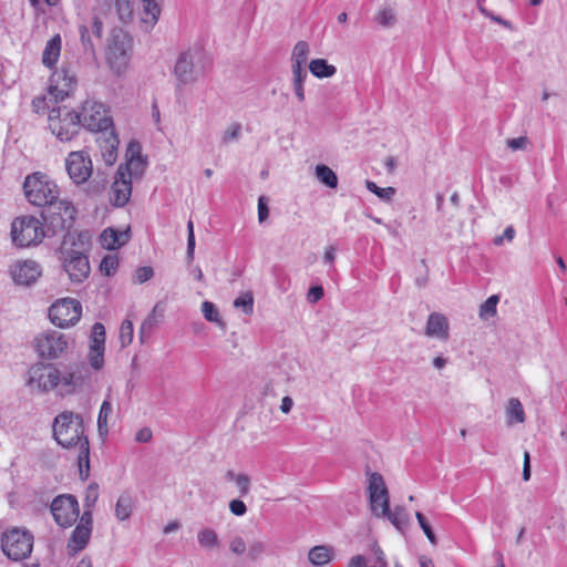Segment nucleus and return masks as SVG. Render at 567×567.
Instances as JSON below:
<instances>
[{
    "label": "nucleus",
    "mask_w": 567,
    "mask_h": 567,
    "mask_svg": "<svg viewBox=\"0 0 567 567\" xmlns=\"http://www.w3.org/2000/svg\"><path fill=\"white\" fill-rule=\"evenodd\" d=\"M310 47L306 41H298L291 52V70H306Z\"/></svg>",
    "instance_id": "nucleus-26"
},
{
    "label": "nucleus",
    "mask_w": 567,
    "mask_h": 567,
    "mask_svg": "<svg viewBox=\"0 0 567 567\" xmlns=\"http://www.w3.org/2000/svg\"><path fill=\"white\" fill-rule=\"evenodd\" d=\"M323 297V288L321 286H315L309 289L308 301L317 302Z\"/></svg>",
    "instance_id": "nucleus-59"
},
{
    "label": "nucleus",
    "mask_w": 567,
    "mask_h": 567,
    "mask_svg": "<svg viewBox=\"0 0 567 567\" xmlns=\"http://www.w3.org/2000/svg\"><path fill=\"white\" fill-rule=\"evenodd\" d=\"M132 54V37L122 29L113 30L106 47V62L111 71L122 75L130 65Z\"/></svg>",
    "instance_id": "nucleus-4"
},
{
    "label": "nucleus",
    "mask_w": 567,
    "mask_h": 567,
    "mask_svg": "<svg viewBox=\"0 0 567 567\" xmlns=\"http://www.w3.org/2000/svg\"><path fill=\"white\" fill-rule=\"evenodd\" d=\"M51 512L58 525L70 527L79 518L78 499L70 494L56 496L51 504Z\"/></svg>",
    "instance_id": "nucleus-13"
},
{
    "label": "nucleus",
    "mask_w": 567,
    "mask_h": 567,
    "mask_svg": "<svg viewBox=\"0 0 567 567\" xmlns=\"http://www.w3.org/2000/svg\"><path fill=\"white\" fill-rule=\"evenodd\" d=\"M27 200L38 207L53 204L60 196L58 185L41 172L28 175L23 183Z\"/></svg>",
    "instance_id": "nucleus-5"
},
{
    "label": "nucleus",
    "mask_w": 567,
    "mask_h": 567,
    "mask_svg": "<svg viewBox=\"0 0 567 567\" xmlns=\"http://www.w3.org/2000/svg\"><path fill=\"white\" fill-rule=\"evenodd\" d=\"M132 194V181L115 174L114 182L111 186L110 200L116 207L125 206Z\"/></svg>",
    "instance_id": "nucleus-23"
},
{
    "label": "nucleus",
    "mask_w": 567,
    "mask_h": 567,
    "mask_svg": "<svg viewBox=\"0 0 567 567\" xmlns=\"http://www.w3.org/2000/svg\"><path fill=\"white\" fill-rule=\"evenodd\" d=\"M269 216V209L267 206V198L265 196H260L258 198V221L264 223Z\"/></svg>",
    "instance_id": "nucleus-56"
},
{
    "label": "nucleus",
    "mask_w": 567,
    "mask_h": 567,
    "mask_svg": "<svg viewBox=\"0 0 567 567\" xmlns=\"http://www.w3.org/2000/svg\"><path fill=\"white\" fill-rule=\"evenodd\" d=\"M291 73L293 92L298 101L302 103L306 99L303 83L308 76V73L306 70H291Z\"/></svg>",
    "instance_id": "nucleus-36"
},
{
    "label": "nucleus",
    "mask_w": 567,
    "mask_h": 567,
    "mask_svg": "<svg viewBox=\"0 0 567 567\" xmlns=\"http://www.w3.org/2000/svg\"><path fill=\"white\" fill-rule=\"evenodd\" d=\"M152 435L153 434L150 427H143L136 433L135 440L140 443H147L151 441Z\"/></svg>",
    "instance_id": "nucleus-61"
},
{
    "label": "nucleus",
    "mask_w": 567,
    "mask_h": 567,
    "mask_svg": "<svg viewBox=\"0 0 567 567\" xmlns=\"http://www.w3.org/2000/svg\"><path fill=\"white\" fill-rule=\"evenodd\" d=\"M48 207V215L43 217L53 233L66 231L72 227L76 210L70 202L58 198Z\"/></svg>",
    "instance_id": "nucleus-11"
},
{
    "label": "nucleus",
    "mask_w": 567,
    "mask_h": 567,
    "mask_svg": "<svg viewBox=\"0 0 567 567\" xmlns=\"http://www.w3.org/2000/svg\"><path fill=\"white\" fill-rule=\"evenodd\" d=\"M133 511V499L130 495H121L115 505V516L118 520L130 518Z\"/></svg>",
    "instance_id": "nucleus-35"
},
{
    "label": "nucleus",
    "mask_w": 567,
    "mask_h": 567,
    "mask_svg": "<svg viewBox=\"0 0 567 567\" xmlns=\"http://www.w3.org/2000/svg\"><path fill=\"white\" fill-rule=\"evenodd\" d=\"M61 52V38L59 34L54 35L51 40L48 41L43 54L42 62L44 65L52 68L60 56Z\"/></svg>",
    "instance_id": "nucleus-27"
},
{
    "label": "nucleus",
    "mask_w": 567,
    "mask_h": 567,
    "mask_svg": "<svg viewBox=\"0 0 567 567\" xmlns=\"http://www.w3.org/2000/svg\"><path fill=\"white\" fill-rule=\"evenodd\" d=\"M424 334L427 338L447 341L450 338V322L445 315L441 312H432L429 315Z\"/></svg>",
    "instance_id": "nucleus-21"
},
{
    "label": "nucleus",
    "mask_w": 567,
    "mask_h": 567,
    "mask_svg": "<svg viewBox=\"0 0 567 567\" xmlns=\"http://www.w3.org/2000/svg\"><path fill=\"white\" fill-rule=\"evenodd\" d=\"M97 499H99V486L96 483H91L85 491V497H84V506L86 508L85 511H91V508L95 505Z\"/></svg>",
    "instance_id": "nucleus-45"
},
{
    "label": "nucleus",
    "mask_w": 567,
    "mask_h": 567,
    "mask_svg": "<svg viewBox=\"0 0 567 567\" xmlns=\"http://www.w3.org/2000/svg\"><path fill=\"white\" fill-rule=\"evenodd\" d=\"M195 252V234H194V224L192 220L187 223V252L186 258L188 262H192L194 259Z\"/></svg>",
    "instance_id": "nucleus-48"
},
{
    "label": "nucleus",
    "mask_w": 567,
    "mask_h": 567,
    "mask_svg": "<svg viewBox=\"0 0 567 567\" xmlns=\"http://www.w3.org/2000/svg\"><path fill=\"white\" fill-rule=\"evenodd\" d=\"M63 268L73 282H82L90 274L87 257L76 250H69L63 254Z\"/></svg>",
    "instance_id": "nucleus-19"
},
{
    "label": "nucleus",
    "mask_w": 567,
    "mask_h": 567,
    "mask_svg": "<svg viewBox=\"0 0 567 567\" xmlns=\"http://www.w3.org/2000/svg\"><path fill=\"white\" fill-rule=\"evenodd\" d=\"M209 68L210 61L203 49L194 47L181 52L174 66L177 86H186L198 82L205 76Z\"/></svg>",
    "instance_id": "nucleus-2"
},
{
    "label": "nucleus",
    "mask_w": 567,
    "mask_h": 567,
    "mask_svg": "<svg viewBox=\"0 0 567 567\" xmlns=\"http://www.w3.org/2000/svg\"><path fill=\"white\" fill-rule=\"evenodd\" d=\"M506 144L512 151L525 150L528 144V138L526 136L509 138L506 141Z\"/></svg>",
    "instance_id": "nucleus-55"
},
{
    "label": "nucleus",
    "mask_w": 567,
    "mask_h": 567,
    "mask_svg": "<svg viewBox=\"0 0 567 567\" xmlns=\"http://www.w3.org/2000/svg\"><path fill=\"white\" fill-rule=\"evenodd\" d=\"M506 422L508 425H513L514 423H524L525 422V412L523 404L516 398H512L508 400V403L505 409Z\"/></svg>",
    "instance_id": "nucleus-29"
},
{
    "label": "nucleus",
    "mask_w": 567,
    "mask_h": 567,
    "mask_svg": "<svg viewBox=\"0 0 567 567\" xmlns=\"http://www.w3.org/2000/svg\"><path fill=\"white\" fill-rule=\"evenodd\" d=\"M33 540V535L29 530L14 527L3 534L1 548L8 558L23 560L32 553Z\"/></svg>",
    "instance_id": "nucleus-7"
},
{
    "label": "nucleus",
    "mask_w": 567,
    "mask_h": 567,
    "mask_svg": "<svg viewBox=\"0 0 567 567\" xmlns=\"http://www.w3.org/2000/svg\"><path fill=\"white\" fill-rule=\"evenodd\" d=\"M241 132V125L239 123H233L227 130L224 131L221 142L228 144L239 137Z\"/></svg>",
    "instance_id": "nucleus-51"
},
{
    "label": "nucleus",
    "mask_w": 567,
    "mask_h": 567,
    "mask_svg": "<svg viewBox=\"0 0 567 567\" xmlns=\"http://www.w3.org/2000/svg\"><path fill=\"white\" fill-rule=\"evenodd\" d=\"M247 559L250 561L259 560L267 551V545L265 542L255 539L247 546Z\"/></svg>",
    "instance_id": "nucleus-39"
},
{
    "label": "nucleus",
    "mask_w": 567,
    "mask_h": 567,
    "mask_svg": "<svg viewBox=\"0 0 567 567\" xmlns=\"http://www.w3.org/2000/svg\"><path fill=\"white\" fill-rule=\"evenodd\" d=\"M315 176L320 183L330 188H336L338 186L337 174L324 164H319L316 166Z\"/></svg>",
    "instance_id": "nucleus-34"
},
{
    "label": "nucleus",
    "mask_w": 567,
    "mask_h": 567,
    "mask_svg": "<svg viewBox=\"0 0 567 567\" xmlns=\"http://www.w3.org/2000/svg\"><path fill=\"white\" fill-rule=\"evenodd\" d=\"M225 478L229 482H234L238 488V493L241 497H245L250 492L251 478L248 474L236 473L233 470H228L225 474Z\"/></svg>",
    "instance_id": "nucleus-30"
},
{
    "label": "nucleus",
    "mask_w": 567,
    "mask_h": 567,
    "mask_svg": "<svg viewBox=\"0 0 567 567\" xmlns=\"http://www.w3.org/2000/svg\"><path fill=\"white\" fill-rule=\"evenodd\" d=\"M229 550L236 556L244 555L247 550V544L245 539L239 535L231 537L229 540Z\"/></svg>",
    "instance_id": "nucleus-49"
},
{
    "label": "nucleus",
    "mask_w": 567,
    "mask_h": 567,
    "mask_svg": "<svg viewBox=\"0 0 567 567\" xmlns=\"http://www.w3.org/2000/svg\"><path fill=\"white\" fill-rule=\"evenodd\" d=\"M334 557V548L328 545H318L308 551L309 561L316 567L328 565Z\"/></svg>",
    "instance_id": "nucleus-25"
},
{
    "label": "nucleus",
    "mask_w": 567,
    "mask_h": 567,
    "mask_svg": "<svg viewBox=\"0 0 567 567\" xmlns=\"http://www.w3.org/2000/svg\"><path fill=\"white\" fill-rule=\"evenodd\" d=\"M147 166V161L141 155L138 142H130L126 150V162L121 164L116 171L120 176L131 179L142 178Z\"/></svg>",
    "instance_id": "nucleus-15"
},
{
    "label": "nucleus",
    "mask_w": 567,
    "mask_h": 567,
    "mask_svg": "<svg viewBox=\"0 0 567 567\" xmlns=\"http://www.w3.org/2000/svg\"><path fill=\"white\" fill-rule=\"evenodd\" d=\"M415 517H416V519H417V522L420 524V527L422 528V530L426 535L427 539L430 540V543L432 545H436L437 544L436 536L433 533V530H432L430 524L427 523L425 516L422 513L416 512L415 513Z\"/></svg>",
    "instance_id": "nucleus-47"
},
{
    "label": "nucleus",
    "mask_w": 567,
    "mask_h": 567,
    "mask_svg": "<svg viewBox=\"0 0 567 567\" xmlns=\"http://www.w3.org/2000/svg\"><path fill=\"white\" fill-rule=\"evenodd\" d=\"M130 239V229L117 230L114 228H106L101 234L100 240L105 249L114 250L124 246Z\"/></svg>",
    "instance_id": "nucleus-24"
},
{
    "label": "nucleus",
    "mask_w": 567,
    "mask_h": 567,
    "mask_svg": "<svg viewBox=\"0 0 567 567\" xmlns=\"http://www.w3.org/2000/svg\"><path fill=\"white\" fill-rule=\"evenodd\" d=\"M40 265L34 260L18 261L11 270L13 281L17 285L30 286L41 276Z\"/></svg>",
    "instance_id": "nucleus-20"
},
{
    "label": "nucleus",
    "mask_w": 567,
    "mask_h": 567,
    "mask_svg": "<svg viewBox=\"0 0 567 567\" xmlns=\"http://www.w3.org/2000/svg\"><path fill=\"white\" fill-rule=\"evenodd\" d=\"M65 166L70 178L79 185L87 182L93 173L91 157L84 151L71 152L65 159Z\"/></svg>",
    "instance_id": "nucleus-16"
},
{
    "label": "nucleus",
    "mask_w": 567,
    "mask_h": 567,
    "mask_svg": "<svg viewBox=\"0 0 567 567\" xmlns=\"http://www.w3.org/2000/svg\"><path fill=\"white\" fill-rule=\"evenodd\" d=\"M133 340V324L130 320H124L120 328V341L122 347L128 346Z\"/></svg>",
    "instance_id": "nucleus-46"
},
{
    "label": "nucleus",
    "mask_w": 567,
    "mask_h": 567,
    "mask_svg": "<svg viewBox=\"0 0 567 567\" xmlns=\"http://www.w3.org/2000/svg\"><path fill=\"white\" fill-rule=\"evenodd\" d=\"M81 126L93 132L107 131L113 122L105 106L96 101H85L79 114Z\"/></svg>",
    "instance_id": "nucleus-9"
},
{
    "label": "nucleus",
    "mask_w": 567,
    "mask_h": 567,
    "mask_svg": "<svg viewBox=\"0 0 567 567\" xmlns=\"http://www.w3.org/2000/svg\"><path fill=\"white\" fill-rule=\"evenodd\" d=\"M96 143L99 144L103 161L106 165L112 166L117 159L118 138L113 131L101 133Z\"/></svg>",
    "instance_id": "nucleus-22"
},
{
    "label": "nucleus",
    "mask_w": 567,
    "mask_h": 567,
    "mask_svg": "<svg viewBox=\"0 0 567 567\" xmlns=\"http://www.w3.org/2000/svg\"><path fill=\"white\" fill-rule=\"evenodd\" d=\"M197 542L203 549H218L220 547L218 534L210 527H204L197 532Z\"/></svg>",
    "instance_id": "nucleus-28"
},
{
    "label": "nucleus",
    "mask_w": 567,
    "mask_h": 567,
    "mask_svg": "<svg viewBox=\"0 0 567 567\" xmlns=\"http://www.w3.org/2000/svg\"><path fill=\"white\" fill-rule=\"evenodd\" d=\"M348 567H365V558L362 555H355L350 559Z\"/></svg>",
    "instance_id": "nucleus-64"
},
{
    "label": "nucleus",
    "mask_w": 567,
    "mask_h": 567,
    "mask_svg": "<svg viewBox=\"0 0 567 567\" xmlns=\"http://www.w3.org/2000/svg\"><path fill=\"white\" fill-rule=\"evenodd\" d=\"M84 444L80 445L78 449V465L80 478L85 481L90 475V444L89 442H83Z\"/></svg>",
    "instance_id": "nucleus-33"
},
{
    "label": "nucleus",
    "mask_w": 567,
    "mask_h": 567,
    "mask_svg": "<svg viewBox=\"0 0 567 567\" xmlns=\"http://www.w3.org/2000/svg\"><path fill=\"white\" fill-rule=\"evenodd\" d=\"M49 107L45 96H37L32 101V109L35 113H43Z\"/></svg>",
    "instance_id": "nucleus-60"
},
{
    "label": "nucleus",
    "mask_w": 567,
    "mask_h": 567,
    "mask_svg": "<svg viewBox=\"0 0 567 567\" xmlns=\"http://www.w3.org/2000/svg\"><path fill=\"white\" fill-rule=\"evenodd\" d=\"M499 301L498 296L493 295L488 297L480 307V318L486 320L496 315V307Z\"/></svg>",
    "instance_id": "nucleus-41"
},
{
    "label": "nucleus",
    "mask_w": 567,
    "mask_h": 567,
    "mask_svg": "<svg viewBox=\"0 0 567 567\" xmlns=\"http://www.w3.org/2000/svg\"><path fill=\"white\" fill-rule=\"evenodd\" d=\"M381 517H388L398 528L405 524V512L401 507H396L393 512L389 508V514L382 515Z\"/></svg>",
    "instance_id": "nucleus-50"
},
{
    "label": "nucleus",
    "mask_w": 567,
    "mask_h": 567,
    "mask_svg": "<svg viewBox=\"0 0 567 567\" xmlns=\"http://www.w3.org/2000/svg\"><path fill=\"white\" fill-rule=\"evenodd\" d=\"M43 225L37 217H17L11 224V238L19 247H29L42 241L44 237Z\"/></svg>",
    "instance_id": "nucleus-8"
},
{
    "label": "nucleus",
    "mask_w": 567,
    "mask_h": 567,
    "mask_svg": "<svg viewBox=\"0 0 567 567\" xmlns=\"http://www.w3.org/2000/svg\"><path fill=\"white\" fill-rule=\"evenodd\" d=\"M48 124L51 133L61 142H70L80 131L81 118L79 113L68 106H58L50 110Z\"/></svg>",
    "instance_id": "nucleus-6"
},
{
    "label": "nucleus",
    "mask_w": 567,
    "mask_h": 567,
    "mask_svg": "<svg viewBox=\"0 0 567 567\" xmlns=\"http://www.w3.org/2000/svg\"><path fill=\"white\" fill-rule=\"evenodd\" d=\"M365 187L369 192L373 193L380 199L385 200V202H390L395 194V188H393V187L381 188L374 182H371V181L365 182Z\"/></svg>",
    "instance_id": "nucleus-42"
},
{
    "label": "nucleus",
    "mask_w": 567,
    "mask_h": 567,
    "mask_svg": "<svg viewBox=\"0 0 567 567\" xmlns=\"http://www.w3.org/2000/svg\"><path fill=\"white\" fill-rule=\"evenodd\" d=\"M374 20L382 27L384 28H391L395 24L396 22V17H395V12L392 8L390 7H384V8H381L375 17H374Z\"/></svg>",
    "instance_id": "nucleus-40"
},
{
    "label": "nucleus",
    "mask_w": 567,
    "mask_h": 567,
    "mask_svg": "<svg viewBox=\"0 0 567 567\" xmlns=\"http://www.w3.org/2000/svg\"><path fill=\"white\" fill-rule=\"evenodd\" d=\"M145 18L143 21L153 27L161 14V8L156 0H142Z\"/></svg>",
    "instance_id": "nucleus-38"
},
{
    "label": "nucleus",
    "mask_w": 567,
    "mask_h": 567,
    "mask_svg": "<svg viewBox=\"0 0 567 567\" xmlns=\"http://www.w3.org/2000/svg\"><path fill=\"white\" fill-rule=\"evenodd\" d=\"M111 392V390H109ZM112 414L111 394L107 393L106 398L101 404L97 415V429L100 434H106L109 432V416Z\"/></svg>",
    "instance_id": "nucleus-32"
},
{
    "label": "nucleus",
    "mask_w": 567,
    "mask_h": 567,
    "mask_svg": "<svg viewBox=\"0 0 567 567\" xmlns=\"http://www.w3.org/2000/svg\"><path fill=\"white\" fill-rule=\"evenodd\" d=\"M154 276V270L150 266L138 267L134 275V282L144 284L152 279Z\"/></svg>",
    "instance_id": "nucleus-52"
},
{
    "label": "nucleus",
    "mask_w": 567,
    "mask_h": 567,
    "mask_svg": "<svg viewBox=\"0 0 567 567\" xmlns=\"http://www.w3.org/2000/svg\"><path fill=\"white\" fill-rule=\"evenodd\" d=\"M369 502L372 513L381 517L389 514L390 498L389 491L380 473H371L369 476Z\"/></svg>",
    "instance_id": "nucleus-12"
},
{
    "label": "nucleus",
    "mask_w": 567,
    "mask_h": 567,
    "mask_svg": "<svg viewBox=\"0 0 567 567\" xmlns=\"http://www.w3.org/2000/svg\"><path fill=\"white\" fill-rule=\"evenodd\" d=\"M202 312L207 321L216 323L221 329L226 328V323L220 318L219 311L213 302L204 301L202 303Z\"/></svg>",
    "instance_id": "nucleus-37"
},
{
    "label": "nucleus",
    "mask_w": 567,
    "mask_h": 567,
    "mask_svg": "<svg viewBox=\"0 0 567 567\" xmlns=\"http://www.w3.org/2000/svg\"><path fill=\"white\" fill-rule=\"evenodd\" d=\"M309 71L318 79L331 78L336 74L334 65L329 64L326 59H315L309 63Z\"/></svg>",
    "instance_id": "nucleus-31"
},
{
    "label": "nucleus",
    "mask_w": 567,
    "mask_h": 567,
    "mask_svg": "<svg viewBox=\"0 0 567 567\" xmlns=\"http://www.w3.org/2000/svg\"><path fill=\"white\" fill-rule=\"evenodd\" d=\"M92 533V512L84 511L79 524L72 532V535L68 542V553L70 555H76L83 550L90 542Z\"/></svg>",
    "instance_id": "nucleus-18"
},
{
    "label": "nucleus",
    "mask_w": 567,
    "mask_h": 567,
    "mask_svg": "<svg viewBox=\"0 0 567 567\" xmlns=\"http://www.w3.org/2000/svg\"><path fill=\"white\" fill-rule=\"evenodd\" d=\"M118 267V258L114 255H107L105 256L100 265L101 271L106 275L111 276L115 272V270Z\"/></svg>",
    "instance_id": "nucleus-44"
},
{
    "label": "nucleus",
    "mask_w": 567,
    "mask_h": 567,
    "mask_svg": "<svg viewBox=\"0 0 567 567\" xmlns=\"http://www.w3.org/2000/svg\"><path fill=\"white\" fill-rule=\"evenodd\" d=\"M234 307L241 309L246 315H251L254 311V297L250 291H247L234 300Z\"/></svg>",
    "instance_id": "nucleus-43"
},
{
    "label": "nucleus",
    "mask_w": 567,
    "mask_h": 567,
    "mask_svg": "<svg viewBox=\"0 0 567 567\" xmlns=\"http://www.w3.org/2000/svg\"><path fill=\"white\" fill-rule=\"evenodd\" d=\"M92 33L96 37V38H101L102 37V31H103V23L102 21L100 20L99 17L94 16L92 18Z\"/></svg>",
    "instance_id": "nucleus-62"
},
{
    "label": "nucleus",
    "mask_w": 567,
    "mask_h": 567,
    "mask_svg": "<svg viewBox=\"0 0 567 567\" xmlns=\"http://www.w3.org/2000/svg\"><path fill=\"white\" fill-rule=\"evenodd\" d=\"M53 437L64 449H76L89 442L84 433L83 417L72 411L59 413L52 425Z\"/></svg>",
    "instance_id": "nucleus-3"
},
{
    "label": "nucleus",
    "mask_w": 567,
    "mask_h": 567,
    "mask_svg": "<svg viewBox=\"0 0 567 567\" xmlns=\"http://www.w3.org/2000/svg\"><path fill=\"white\" fill-rule=\"evenodd\" d=\"M530 478V456L526 451L524 453V465H523V480L528 481Z\"/></svg>",
    "instance_id": "nucleus-63"
},
{
    "label": "nucleus",
    "mask_w": 567,
    "mask_h": 567,
    "mask_svg": "<svg viewBox=\"0 0 567 567\" xmlns=\"http://www.w3.org/2000/svg\"><path fill=\"white\" fill-rule=\"evenodd\" d=\"M515 237V229L513 226H508L505 228L502 236H496L493 240L494 245L501 246L504 240L512 241Z\"/></svg>",
    "instance_id": "nucleus-58"
},
{
    "label": "nucleus",
    "mask_w": 567,
    "mask_h": 567,
    "mask_svg": "<svg viewBox=\"0 0 567 567\" xmlns=\"http://www.w3.org/2000/svg\"><path fill=\"white\" fill-rule=\"evenodd\" d=\"M69 340L65 334L59 331L42 333L35 339V348L40 357L45 359H58L68 349Z\"/></svg>",
    "instance_id": "nucleus-14"
},
{
    "label": "nucleus",
    "mask_w": 567,
    "mask_h": 567,
    "mask_svg": "<svg viewBox=\"0 0 567 567\" xmlns=\"http://www.w3.org/2000/svg\"><path fill=\"white\" fill-rule=\"evenodd\" d=\"M75 84L74 74L69 69L61 68L51 75L49 94L55 102L63 101L74 90Z\"/></svg>",
    "instance_id": "nucleus-17"
},
{
    "label": "nucleus",
    "mask_w": 567,
    "mask_h": 567,
    "mask_svg": "<svg viewBox=\"0 0 567 567\" xmlns=\"http://www.w3.org/2000/svg\"><path fill=\"white\" fill-rule=\"evenodd\" d=\"M82 316V306L80 301L73 298H63L55 301L49 308V318L51 322L60 328L74 326Z\"/></svg>",
    "instance_id": "nucleus-10"
},
{
    "label": "nucleus",
    "mask_w": 567,
    "mask_h": 567,
    "mask_svg": "<svg viewBox=\"0 0 567 567\" xmlns=\"http://www.w3.org/2000/svg\"><path fill=\"white\" fill-rule=\"evenodd\" d=\"M80 37H81V42H82L84 49L86 51L87 50L93 51V43L91 41V35H90L87 25H85V24L80 25Z\"/></svg>",
    "instance_id": "nucleus-57"
},
{
    "label": "nucleus",
    "mask_w": 567,
    "mask_h": 567,
    "mask_svg": "<svg viewBox=\"0 0 567 567\" xmlns=\"http://www.w3.org/2000/svg\"><path fill=\"white\" fill-rule=\"evenodd\" d=\"M104 352L105 328L101 322H95L90 334L87 363L76 362L63 369L51 363H37L28 371L27 384L31 391L55 392L62 398L93 390L97 384V372L104 368Z\"/></svg>",
    "instance_id": "nucleus-1"
},
{
    "label": "nucleus",
    "mask_w": 567,
    "mask_h": 567,
    "mask_svg": "<svg viewBox=\"0 0 567 567\" xmlns=\"http://www.w3.org/2000/svg\"><path fill=\"white\" fill-rule=\"evenodd\" d=\"M229 511L236 516H244L247 513V506L240 499H231L229 502Z\"/></svg>",
    "instance_id": "nucleus-54"
},
{
    "label": "nucleus",
    "mask_w": 567,
    "mask_h": 567,
    "mask_svg": "<svg viewBox=\"0 0 567 567\" xmlns=\"http://www.w3.org/2000/svg\"><path fill=\"white\" fill-rule=\"evenodd\" d=\"M480 11L483 16L489 18L492 21L503 25L504 28L508 29V30H514V27L512 24V22L503 19L502 17L499 16H495L493 12L488 11L486 8H484L483 6H480Z\"/></svg>",
    "instance_id": "nucleus-53"
}]
</instances>
